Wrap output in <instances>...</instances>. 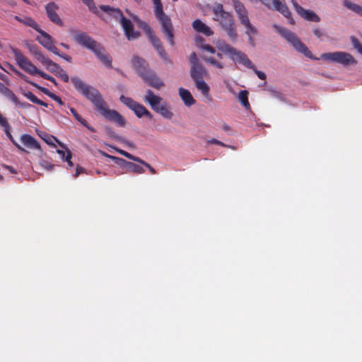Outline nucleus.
<instances>
[{
	"instance_id": "nucleus-1",
	"label": "nucleus",
	"mask_w": 362,
	"mask_h": 362,
	"mask_svg": "<svg viewBox=\"0 0 362 362\" xmlns=\"http://www.w3.org/2000/svg\"><path fill=\"white\" fill-rule=\"evenodd\" d=\"M71 81L75 89L90 101L94 105L95 110L105 119L114 122L119 127L125 126L126 119L124 117L117 111L108 108L106 102L97 88L86 83L77 76L72 77Z\"/></svg>"
},
{
	"instance_id": "nucleus-2",
	"label": "nucleus",
	"mask_w": 362,
	"mask_h": 362,
	"mask_svg": "<svg viewBox=\"0 0 362 362\" xmlns=\"http://www.w3.org/2000/svg\"><path fill=\"white\" fill-rule=\"evenodd\" d=\"M210 9L213 13V20L218 23V25L233 42L236 41L238 33L232 14L226 11L220 3H214Z\"/></svg>"
},
{
	"instance_id": "nucleus-3",
	"label": "nucleus",
	"mask_w": 362,
	"mask_h": 362,
	"mask_svg": "<svg viewBox=\"0 0 362 362\" xmlns=\"http://www.w3.org/2000/svg\"><path fill=\"white\" fill-rule=\"evenodd\" d=\"M218 49L222 53L228 55L230 59L235 62L241 64L245 67L252 69L259 78L262 80L266 79V74L264 72L257 70L247 56L243 52L236 49L235 47L226 42H221L218 45Z\"/></svg>"
},
{
	"instance_id": "nucleus-4",
	"label": "nucleus",
	"mask_w": 362,
	"mask_h": 362,
	"mask_svg": "<svg viewBox=\"0 0 362 362\" xmlns=\"http://www.w3.org/2000/svg\"><path fill=\"white\" fill-rule=\"evenodd\" d=\"M11 50L14 56L17 65L22 70L33 76L38 75L44 79L51 81L55 86L57 85V83L54 77L39 70L23 54L20 49L13 47H11Z\"/></svg>"
},
{
	"instance_id": "nucleus-5",
	"label": "nucleus",
	"mask_w": 362,
	"mask_h": 362,
	"mask_svg": "<svg viewBox=\"0 0 362 362\" xmlns=\"http://www.w3.org/2000/svg\"><path fill=\"white\" fill-rule=\"evenodd\" d=\"M154 4V13L161 24L162 32L165 35L169 44L175 45L174 29L170 18L167 16L163 9V4L160 0H152Z\"/></svg>"
},
{
	"instance_id": "nucleus-6",
	"label": "nucleus",
	"mask_w": 362,
	"mask_h": 362,
	"mask_svg": "<svg viewBox=\"0 0 362 362\" xmlns=\"http://www.w3.org/2000/svg\"><path fill=\"white\" fill-rule=\"evenodd\" d=\"M274 28L275 30L284 37L298 52L303 54L305 56L309 58H312V53L308 49L305 44H303L297 35L287 28H282L281 26L274 25Z\"/></svg>"
},
{
	"instance_id": "nucleus-7",
	"label": "nucleus",
	"mask_w": 362,
	"mask_h": 362,
	"mask_svg": "<svg viewBox=\"0 0 362 362\" xmlns=\"http://www.w3.org/2000/svg\"><path fill=\"white\" fill-rule=\"evenodd\" d=\"M162 100L160 96L154 95L151 90H147L146 95L144 97V100L150 105L155 112L165 119H171L173 113L169 110L166 103H160Z\"/></svg>"
},
{
	"instance_id": "nucleus-8",
	"label": "nucleus",
	"mask_w": 362,
	"mask_h": 362,
	"mask_svg": "<svg viewBox=\"0 0 362 362\" xmlns=\"http://www.w3.org/2000/svg\"><path fill=\"white\" fill-rule=\"evenodd\" d=\"M73 38L78 45L90 49L96 56L104 47L85 32H74Z\"/></svg>"
},
{
	"instance_id": "nucleus-9",
	"label": "nucleus",
	"mask_w": 362,
	"mask_h": 362,
	"mask_svg": "<svg viewBox=\"0 0 362 362\" xmlns=\"http://www.w3.org/2000/svg\"><path fill=\"white\" fill-rule=\"evenodd\" d=\"M119 100L132 110L139 118L143 117L150 119L153 118V115L143 105L137 103L132 98L122 95L119 97Z\"/></svg>"
},
{
	"instance_id": "nucleus-10",
	"label": "nucleus",
	"mask_w": 362,
	"mask_h": 362,
	"mask_svg": "<svg viewBox=\"0 0 362 362\" xmlns=\"http://www.w3.org/2000/svg\"><path fill=\"white\" fill-rule=\"evenodd\" d=\"M324 60L341 64L344 66L356 64L357 62L354 57L345 52H334L325 53L322 55Z\"/></svg>"
},
{
	"instance_id": "nucleus-11",
	"label": "nucleus",
	"mask_w": 362,
	"mask_h": 362,
	"mask_svg": "<svg viewBox=\"0 0 362 362\" xmlns=\"http://www.w3.org/2000/svg\"><path fill=\"white\" fill-rule=\"evenodd\" d=\"M148 37L154 49L157 51L160 57L166 63L171 64L172 60L168 56L165 49L163 47L160 40L154 34L150 33Z\"/></svg>"
},
{
	"instance_id": "nucleus-12",
	"label": "nucleus",
	"mask_w": 362,
	"mask_h": 362,
	"mask_svg": "<svg viewBox=\"0 0 362 362\" xmlns=\"http://www.w3.org/2000/svg\"><path fill=\"white\" fill-rule=\"evenodd\" d=\"M58 9V5L53 1L48 3L45 6L46 13L49 21L59 26H63V21L57 13Z\"/></svg>"
},
{
	"instance_id": "nucleus-13",
	"label": "nucleus",
	"mask_w": 362,
	"mask_h": 362,
	"mask_svg": "<svg viewBox=\"0 0 362 362\" xmlns=\"http://www.w3.org/2000/svg\"><path fill=\"white\" fill-rule=\"evenodd\" d=\"M37 32L41 35V37L37 38L39 42L52 53L58 54V49L54 45L52 37L40 28Z\"/></svg>"
},
{
	"instance_id": "nucleus-14",
	"label": "nucleus",
	"mask_w": 362,
	"mask_h": 362,
	"mask_svg": "<svg viewBox=\"0 0 362 362\" xmlns=\"http://www.w3.org/2000/svg\"><path fill=\"white\" fill-rule=\"evenodd\" d=\"M292 3L296 11L304 19L313 22H319L320 21V17L315 12L304 9L295 0H292Z\"/></svg>"
},
{
	"instance_id": "nucleus-15",
	"label": "nucleus",
	"mask_w": 362,
	"mask_h": 362,
	"mask_svg": "<svg viewBox=\"0 0 362 362\" xmlns=\"http://www.w3.org/2000/svg\"><path fill=\"white\" fill-rule=\"evenodd\" d=\"M141 78L151 87L159 89L164 86L163 82L156 76L154 71L149 70Z\"/></svg>"
},
{
	"instance_id": "nucleus-16",
	"label": "nucleus",
	"mask_w": 362,
	"mask_h": 362,
	"mask_svg": "<svg viewBox=\"0 0 362 362\" xmlns=\"http://www.w3.org/2000/svg\"><path fill=\"white\" fill-rule=\"evenodd\" d=\"M121 25L129 40H135L140 36V33L134 30V25L130 20L123 18V22L121 23Z\"/></svg>"
},
{
	"instance_id": "nucleus-17",
	"label": "nucleus",
	"mask_w": 362,
	"mask_h": 362,
	"mask_svg": "<svg viewBox=\"0 0 362 362\" xmlns=\"http://www.w3.org/2000/svg\"><path fill=\"white\" fill-rule=\"evenodd\" d=\"M132 64L134 68L136 69L141 77L150 70L148 69V64L147 62L144 59L137 56H134L133 57Z\"/></svg>"
},
{
	"instance_id": "nucleus-18",
	"label": "nucleus",
	"mask_w": 362,
	"mask_h": 362,
	"mask_svg": "<svg viewBox=\"0 0 362 362\" xmlns=\"http://www.w3.org/2000/svg\"><path fill=\"white\" fill-rule=\"evenodd\" d=\"M47 69L57 77H59L64 82L68 83L69 81V75L58 64L52 62Z\"/></svg>"
},
{
	"instance_id": "nucleus-19",
	"label": "nucleus",
	"mask_w": 362,
	"mask_h": 362,
	"mask_svg": "<svg viewBox=\"0 0 362 362\" xmlns=\"http://www.w3.org/2000/svg\"><path fill=\"white\" fill-rule=\"evenodd\" d=\"M234 6V9L238 15L240 23L244 22L245 20L249 19L247 11L245 6L239 0H231Z\"/></svg>"
},
{
	"instance_id": "nucleus-20",
	"label": "nucleus",
	"mask_w": 362,
	"mask_h": 362,
	"mask_svg": "<svg viewBox=\"0 0 362 362\" xmlns=\"http://www.w3.org/2000/svg\"><path fill=\"white\" fill-rule=\"evenodd\" d=\"M21 141L28 148L41 151L39 142L30 134H23L21 137Z\"/></svg>"
},
{
	"instance_id": "nucleus-21",
	"label": "nucleus",
	"mask_w": 362,
	"mask_h": 362,
	"mask_svg": "<svg viewBox=\"0 0 362 362\" xmlns=\"http://www.w3.org/2000/svg\"><path fill=\"white\" fill-rule=\"evenodd\" d=\"M100 8L107 13V14H109L110 16H112L114 18H115L116 20H119L120 23L122 22H123V18H126L122 12L121 11L120 9L119 8H115L113 7H111L110 6H105V5H102L100 6Z\"/></svg>"
},
{
	"instance_id": "nucleus-22",
	"label": "nucleus",
	"mask_w": 362,
	"mask_h": 362,
	"mask_svg": "<svg viewBox=\"0 0 362 362\" xmlns=\"http://www.w3.org/2000/svg\"><path fill=\"white\" fill-rule=\"evenodd\" d=\"M192 27L197 32L203 33L206 36H211L214 33L208 25L199 19L193 21Z\"/></svg>"
},
{
	"instance_id": "nucleus-23",
	"label": "nucleus",
	"mask_w": 362,
	"mask_h": 362,
	"mask_svg": "<svg viewBox=\"0 0 362 362\" xmlns=\"http://www.w3.org/2000/svg\"><path fill=\"white\" fill-rule=\"evenodd\" d=\"M190 75L194 81L204 79V76L206 75V71L201 64L191 67Z\"/></svg>"
},
{
	"instance_id": "nucleus-24",
	"label": "nucleus",
	"mask_w": 362,
	"mask_h": 362,
	"mask_svg": "<svg viewBox=\"0 0 362 362\" xmlns=\"http://www.w3.org/2000/svg\"><path fill=\"white\" fill-rule=\"evenodd\" d=\"M194 83L197 89L200 91L209 101H211V97L209 93L210 88L208 84L204 81V79L197 80L194 81Z\"/></svg>"
},
{
	"instance_id": "nucleus-25",
	"label": "nucleus",
	"mask_w": 362,
	"mask_h": 362,
	"mask_svg": "<svg viewBox=\"0 0 362 362\" xmlns=\"http://www.w3.org/2000/svg\"><path fill=\"white\" fill-rule=\"evenodd\" d=\"M179 95L185 104L187 106H191L195 103V100L193 98L191 93L183 88H179Z\"/></svg>"
},
{
	"instance_id": "nucleus-26",
	"label": "nucleus",
	"mask_w": 362,
	"mask_h": 362,
	"mask_svg": "<svg viewBox=\"0 0 362 362\" xmlns=\"http://www.w3.org/2000/svg\"><path fill=\"white\" fill-rule=\"evenodd\" d=\"M105 156L111 158L113 160H122L123 162H124L126 163V165L127 167L129 169V170L132 173H136V174H142L144 173V168L139 165H136L134 163H132V162H128V161H126L122 158H117L115 156H110L107 154H105Z\"/></svg>"
},
{
	"instance_id": "nucleus-27",
	"label": "nucleus",
	"mask_w": 362,
	"mask_h": 362,
	"mask_svg": "<svg viewBox=\"0 0 362 362\" xmlns=\"http://www.w3.org/2000/svg\"><path fill=\"white\" fill-rule=\"evenodd\" d=\"M14 18H15L17 21H18V22H20V23H23V24H24V25H28V26H29V27L33 28V29H35L36 31H37V30L40 29V26H39V25H38V24L37 23V22H36V21H35L33 18H31V17L25 16V17H24V18H21V17H19V16H16L14 17Z\"/></svg>"
},
{
	"instance_id": "nucleus-28",
	"label": "nucleus",
	"mask_w": 362,
	"mask_h": 362,
	"mask_svg": "<svg viewBox=\"0 0 362 362\" xmlns=\"http://www.w3.org/2000/svg\"><path fill=\"white\" fill-rule=\"evenodd\" d=\"M96 57L108 68L112 67V57L110 55L106 52L104 48L103 50L99 52L96 55Z\"/></svg>"
},
{
	"instance_id": "nucleus-29",
	"label": "nucleus",
	"mask_w": 362,
	"mask_h": 362,
	"mask_svg": "<svg viewBox=\"0 0 362 362\" xmlns=\"http://www.w3.org/2000/svg\"><path fill=\"white\" fill-rule=\"evenodd\" d=\"M23 95L26 98H28L29 100H30L32 103H33L35 104H37V105H42V106L46 107H48V104L47 103L37 98V97L34 93H33L31 91L23 92Z\"/></svg>"
},
{
	"instance_id": "nucleus-30",
	"label": "nucleus",
	"mask_w": 362,
	"mask_h": 362,
	"mask_svg": "<svg viewBox=\"0 0 362 362\" xmlns=\"http://www.w3.org/2000/svg\"><path fill=\"white\" fill-rule=\"evenodd\" d=\"M248 91L246 90H241L238 95V100L242 105L246 109L250 108V105L248 101Z\"/></svg>"
},
{
	"instance_id": "nucleus-31",
	"label": "nucleus",
	"mask_w": 362,
	"mask_h": 362,
	"mask_svg": "<svg viewBox=\"0 0 362 362\" xmlns=\"http://www.w3.org/2000/svg\"><path fill=\"white\" fill-rule=\"evenodd\" d=\"M343 4L349 9L352 10L353 11L360 14L362 16V6L354 4L349 0H344Z\"/></svg>"
},
{
	"instance_id": "nucleus-32",
	"label": "nucleus",
	"mask_w": 362,
	"mask_h": 362,
	"mask_svg": "<svg viewBox=\"0 0 362 362\" xmlns=\"http://www.w3.org/2000/svg\"><path fill=\"white\" fill-rule=\"evenodd\" d=\"M241 24L245 26L246 28V34L249 36L254 35L257 33L256 28L250 23V20H245L244 22L241 23ZM250 41H252V37H250Z\"/></svg>"
},
{
	"instance_id": "nucleus-33",
	"label": "nucleus",
	"mask_w": 362,
	"mask_h": 362,
	"mask_svg": "<svg viewBox=\"0 0 362 362\" xmlns=\"http://www.w3.org/2000/svg\"><path fill=\"white\" fill-rule=\"evenodd\" d=\"M0 93L5 95L10 100L14 98V93L6 87L4 83L0 82Z\"/></svg>"
},
{
	"instance_id": "nucleus-34",
	"label": "nucleus",
	"mask_w": 362,
	"mask_h": 362,
	"mask_svg": "<svg viewBox=\"0 0 362 362\" xmlns=\"http://www.w3.org/2000/svg\"><path fill=\"white\" fill-rule=\"evenodd\" d=\"M40 62H41L44 66H45L46 69L48 68L49 66L52 63L53 61L49 59L48 57L45 56L41 52H40L35 57Z\"/></svg>"
},
{
	"instance_id": "nucleus-35",
	"label": "nucleus",
	"mask_w": 362,
	"mask_h": 362,
	"mask_svg": "<svg viewBox=\"0 0 362 362\" xmlns=\"http://www.w3.org/2000/svg\"><path fill=\"white\" fill-rule=\"evenodd\" d=\"M40 62H41L44 66H45L46 69L48 68L49 66L52 63L53 61L49 59L48 57L45 56L41 52H40L35 57Z\"/></svg>"
},
{
	"instance_id": "nucleus-36",
	"label": "nucleus",
	"mask_w": 362,
	"mask_h": 362,
	"mask_svg": "<svg viewBox=\"0 0 362 362\" xmlns=\"http://www.w3.org/2000/svg\"><path fill=\"white\" fill-rule=\"evenodd\" d=\"M11 101L16 106L23 109H28L32 107V105L27 102L20 101L16 95H14V98H12Z\"/></svg>"
},
{
	"instance_id": "nucleus-37",
	"label": "nucleus",
	"mask_w": 362,
	"mask_h": 362,
	"mask_svg": "<svg viewBox=\"0 0 362 362\" xmlns=\"http://www.w3.org/2000/svg\"><path fill=\"white\" fill-rule=\"evenodd\" d=\"M11 127L8 129H6L4 130L6 136L8 137V139L11 140V141L16 146L20 151H24L27 153H28V151H26L25 148H23L21 146H20L13 139V136L11 135Z\"/></svg>"
},
{
	"instance_id": "nucleus-38",
	"label": "nucleus",
	"mask_w": 362,
	"mask_h": 362,
	"mask_svg": "<svg viewBox=\"0 0 362 362\" xmlns=\"http://www.w3.org/2000/svg\"><path fill=\"white\" fill-rule=\"evenodd\" d=\"M117 151L122 156H124V157L130 159V160H132L134 161H136L137 163H139L141 161V158H139V157H136V156H134L132 154H130L129 153L124 151V150H117Z\"/></svg>"
},
{
	"instance_id": "nucleus-39",
	"label": "nucleus",
	"mask_w": 362,
	"mask_h": 362,
	"mask_svg": "<svg viewBox=\"0 0 362 362\" xmlns=\"http://www.w3.org/2000/svg\"><path fill=\"white\" fill-rule=\"evenodd\" d=\"M204 59L211 64V65L214 66H216L217 68L218 69H222L223 68V66L221 63L217 62L214 58L213 57H205L204 58Z\"/></svg>"
},
{
	"instance_id": "nucleus-40",
	"label": "nucleus",
	"mask_w": 362,
	"mask_h": 362,
	"mask_svg": "<svg viewBox=\"0 0 362 362\" xmlns=\"http://www.w3.org/2000/svg\"><path fill=\"white\" fill-rule=\"evenodd\" d=\"M189 62L191 64V67L201 65L197 58V54L195 52H192L189 56Z\"/></svg>"
},
{
	"instance_id": "nucleus-41",
	"label": "nucleus",
	"mask_w": 362,
	"mask_h": 362,
	"mask_svg": "<svg viewBox=\"0 0 362 362\" xmlns=\"http://www.w3.org/2000/svg\"><path fill=\"white\" fill-rule=\"evenodd\" d=\"M351 41L354 47L362 54V44L355 37H351Z\"/></svg>"
},
{
	"instance_id": "nucleus-42",
	"label": "nucleus",
	"mask_w": 362,
	"mask_h": 362,
	"mask_svg": "<svg viewBox=\"0 0 362 362\" xmlns=\"http://www.w3.org/2000/svg\"><path fill=\"white\" fill-rule=\"evenodd\" d=\"M0 125L4 128V130L8 129L11 126L7 119L0 113Z\"/></svg>"
},
{
	"instance_id": "nucleus-43",
	"label": "nucleus",
	"mask_w": 362,
	"mask_h": 362,
	"mask_svg": "<svg viewBox=\"0 0 362 362\" xmlns=\"http://www.w3.org/2000/svg\"><path fill=\"white\" fill-rule=\"evenodd\" d=\"M141 27L144 29L145 31L147 37L150 36V33H154L152 29L150 28V26L146 23V22H141Z\"/></svg>"
},
{
	"instance_id": "nucleus-44",
	"label": "nucleus",
	"mask_w": 362,
	"mask_h": 362,
	"mask_svg": "<svg viewBox=\"0 0 362 362\" xmlns=\"http://www.w3.org/2000/svg\"><path fill=\"white\" fill-rule=\"evenodd\" d=\"M71 157H72V155H71V151L69 149H67L66 150V156L64 160L67 162L69 167L74 166V163L71 161Z\"/></svg>"
},
{
	"instance_id": "nucleus-45",
	"label": "nucleus",
	"mask_w": 362,
	"mask_h": 362,
	"mask_svg": "<svg viewBox=\"0 0 362 362\" xmlns=\"http://www.w3.org/2000/svg\"><path fill=\"white\" fill-rule=\"evenodd\" d=\"M139 163H140V164L143 165L144 166L146 167L149 170V171H150V173L151 174L154 175V174L156 173V170L152 166H151L148 163H146V161L143 160L142 159H141V161Z\"/></svg>"
},
{
	"instance_id": "nucleus-46",
	"label": "nucleus",
	"mask_w": 362,
	"mask_h": 362,
	"mask_svg": "<svg viewBox=\"0 0 362 362\" xmlns=\"http://www.w3.org/2000/svg\"><path fill=\"white\" fill-rule=\"evenodd\" d=\"M8 66L9 67V69L13 72L15 73L17 76L21 77V78H23V77H25V76L24 74H23L21 71H19L14 66H13L12 64H8Z\"/></svg>"
},
{
	"instance_id": "nucleus-47",
	"label": "nucleus",
	"mask_w": 362,
	"mask_h": 362,
	"mask_svg": "<svg viewBox=\"0 0 362 362\" xmlns=\"http://www.w3.org/2000/svg\"><path fill=\"white\" fill-rule=\"evenodd\" d=\"M40 165L42 167H43L44 168L47 169L48 170H51L54 167V165L49 163L48 161H46V160H42L40 162Z\"/></svg>"
},
{
	"instance_id": "nucleus-48",
	"label": "nucleus",
	"mask_w": 362,
	"mask_h": 362,
	"mask_svg": "<svg viewBox=\"0 0 362 362\" xmlns=\"http://www.w3.org/2000/svg\"><path fill=\"white\" fill-rule=\"evenodd\" d=\"M84 4H86L90 10L95 8V6L93 0H81Z\"/></svg>"
},
{
	"instance_id": "nucleus-49",
	"label": "nucleus",
	"mask_w": 362,
	"mask_h": 362,
	"mask_svg": "<svg viewBox=\"0 0 362 362\" xmlns=\"http://www.w3.org/2000/svg\"><path fill=\"white\" fill-rule=\"evenodd\" d=\"M202 47L204 50L209 52L211 54H214L216 52L215 48L210 45H202Z\"/></svg>"
},
{
	"instance_id": "nucleus-50",
	"label": "nucleus",
	"mask_w": 362,
	"mask_h": 362,
	"mask_svg": "<svg viewBox=\"0 0 362 362\" xmlns=\"http://www.w3.org/2000/svg\"><path fill=\"white\" fill-rule=\"evenodd\" d=\"M50 98H52V100H54V101H56L58 104H59L60 105H63L64 104V103L62 100V99L60 98V97H59L58 95H57L56 94L53 93L52 94Z\"/></svg>"
},
{
	"instance_id": "nucleus-51",
	"label": "nucleus",
	"mask_w": 362,
	"mask_h": 362,
	"mask_svg": "<svg viewBox=\"0 0 362 362\" xmlns=\"http://www.w3.org/2000/svg\"><path fill=\"white\" fill-rule=\"evenodd\" d=\"M33 86L37 87L40 90H41L45 95H47V96H49V98L51 97L52 94H53V93L50 92L47 88H42V87H40L38 86H37L36 84L35 83H33Z\"/></svg>"
},
{
	"instance_id": "nucleus-52",
	"label": "nucleus",
	"mask_w": 362,
	"mask_h": 362,
	"mask_svg": "<svg viewBox=\"0 0 362 362\" xmlns=\"http://www.w3.org/2000/svg\"><path fill=\"white\" fill-rule=\"evenodd\" d=\"M29 50L35 57L40 52L36 46L33 45L29 46Z\"/></svg>"
},
{
	"instance_id": "nucleus-53",
	"label": "nucleus",
	"mask_w": 362,
	"mask_h": 362,
	"mask_svg": "<svg viewBox=\"0 0 362 362\" xmlns=\"http://www.w3.org/2000/svg\"><path fill=\"white\" fill-rule=\"evenodd\" d=\"M55 54L60 57L61 58L64 59V60H66L68 62H71L72 58L70 56L64 54H61L59 50H58V54Z\"/></svg>"
},
{
	"instance_id": "nucleus-54",
	"label": "nucleus",
	"mask_w": 362,
	"mask_h": 362,
	"mask_svg": "<svg viewBox=\"0 0 362 362\" xmlns=\"http://www.w3.org/2000/svg\"><path fill=\"white\" fill-rule=\"evenodd\" d=\"M209 144H217L221 146H226V144H223L222 141L217 140L216 139H212L211 140L208 141Z\"/></svg>"
},
{
	"instance_id": "nucleus-55",
	"label": "nucleus",
	"mask_w": 362,
	"mask_h": 362,
	"mask_svg": "<svg viewBox=\"0 0 362 362\" xmlns=\"http://www.w3.org/2000/svg\"><path fill=\"white\" fill-rule=\"evenodd\" d=\"M70 111L77 121L79 120V119H81V117L80 116V115L77 112V111L74 108L71 107Z\"/></svg>"
},
{
	"instance_id": "nucleus-56",
	"label": "nucleus",
	"mask_w": 362,
	"mask_h": 362,
	"mask_svg": "<svg viewBox=\"0 0 362 362\" xmlns=\"http://www.w3.org/2000/svg\"><path fill=\"white\" fill-rule=\"evenodd\" d=\"M313 33L317 37H320L324 35L323 32L319 28L314 29Z\"/></svg>"
},
{
	"instance_id": "nucleus-57",
	"label": "nucleus",
	"mask_w": 362,
	"mask_h": 362,
	"mask_svg": "<svg viewBox=\"0 0 362 362\" xmlns=\"http://www.w3.org/2000/svg\"><path fill=\"white\" fill-rule=\"evenodd\" d=\"M82 172H83V168L80 166H77L74 177H77Z\"/></svg>"
},
{
	"instance_id": "nucleus-58",
	"label": "nucleus",
	"mask_w": 362,
	"mask_h": 362,
	"mask_svg": "<svg viewBox=\"0 0 362 362\" xmlns=\"http://www.w3.org/2000/svg\"><path fill=\"white\" fill-rule=\"evenodd\" d=\"M47 144H51L52 143V140H56L54 136H48L47 139L42 137Z\"/></svg>"
},
{
	"instance_id": "nucleus-59",
	"label": "nucleus",
	"mask_w": 362,
	"mask_h": 362,
	"mask_svg": "<svg viewBox=\"0 0 362 362\" xmlns=\"http://www.w3.org/2000/svg\"><path fill=\"white\" fill-rule=\"evenodd\" d=\"M57 152L62 159H65V157L66 156L65 151H64L63 150H57Z\"/></svg>"
},
{
	"instance_id": "nucleus-60",
	"label": "nucleus",
	"mask_w": 362,
	"mask_h": 362,
	"mask_svg": "<svg viewBox=\"0 0 362 362\" xmlns=\"http://www.w3.org/2000/svg\"><path fill=\"white\" fill-rule=\"evenodd\" d=\"M4 166L5 168L8 169L11 173H16V170L13 167L10 166V165H5Z\"/></svg>"
},
{
	"instance_id": "nucleus-61",
	"label": "nucleus",
	"mask_w": 362,
	"mask_h": 362,
	"mask_svg": "<svg viewBox=\"0 0 362 362\" xmlns=\"http://www.w3.org/2000/svg\"><path fill=\"white\" fill-rule=\"evenodd\" d=\"M81 124H83L84 127H88V123L86 122V119H84L83 118L81 117V119H79V120H78Z\"/></svg>"
},
{
	"instance_id": "nucleus-62",
	"label": "nucleus",
	"mask_w": 362,
	"mask_h": 362,
	"mask_svg": "<svg viewBox=\"0 0 362 362\" xmlns=\"http://www.w3.org/2000/svg\"><path fill=\"white\" fill-rule=\"evenodd\" d=\"M86 128L88 129H89L90 132H95L96 130L95 129V128H93V127L90 126L89 124H88V127H86Z\"/></svg>"
},
{
	"instance_id": "nucleus-63",
	"label": "nucleus",
	"mask_w": 362,
	"mask_h": 362,
	"mask_svg": "<svg viewBox=\"0 0 362 362\" xmlns=\"http://www.w3.org/2000/svg\"><path fill=\"white\" fill-rule=\"evenodd\" d=\"M60 45H61V46H62L63 47H64V48H65V49H69V45H67V44H65V43L62 42V43L60 44Z\"/></svg>"
},
{
	"instance_id": "nucleus-64",
	"label": "nucleus",
	"mask_w": 362,
	"mask_h": 362,
	"mask_svg": "<svg viewBox=\"0 0 362 362\" xmlns=\"http://www.w3.org/2000/svg\"><path fill=\"white\" fill-rule=\"evenodd\" d=\"M223 129H224V130H226V131H228V130L230 129V127H229V126H228V125H226V124H225V125L223 126Z\"/></svg>"
}]
</instances>
